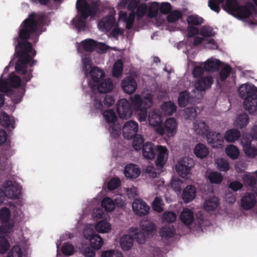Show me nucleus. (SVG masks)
<instances>
[{
	"instance_id": "55",
	"label": "nucleus",
	"mask_w": 257,
	"mask_h": 257,
	"mask_svg": "<svg viewBox=\"0 0 257 257\" xmlns=\"http://www.w3.org/2000/svg\"><path fill=\"white\" fill-rule=\"evenodd\" d=\"M101 206L106 211H111L115 208V203L109 197L104 198L101 201Z\"/></svg>"
},
{
	"instance_id": "10",
	"label": "nucleus",
	"mask_w": 257,
	"mask_h": 257,
	"mask_svg": "<svg viewBox=\"0 0 257 257\" xmlns=\"http://www.w3.org/2000/svg\"><path fill=\"white\" fill-rule=\"evenodd\" d=\"M213 82L211 76H207L199 79L195 83V90L192 91V96L199 98L201 96V92L211 87Z\"/></svg>"
},
{
	"instance_id": "14",
	"label": "nucleus",
	"mask_w": 257,
	"mask_h": 257,
	"mask_svg": "<svg viewBox=\"0 0 257 257\" xmlns=\"http://www.w3.org/2000/svg\"><path fill=\"white\" fill-rule=\"evenodd\" d=\"M248 135H244L241 141L243 151L246 156L253 158L257 156V149L251 146V139L247 137Z\"/></svg>"
},
{
	"instance_id": "9",
	"label": "nucleus",
	"mask_w": 257,
	"mask_h": 257,
	"mask_svg": "<svg viewBox=\"0 0 257 257\" xmlns=\"http://www.w3.org/2000/svg\"><path fill=\"white\" fill-rule=\"evenodd\" d=\"M194 166L193 159L188 157L180 158L177 164L175 169L179 175L182 178H187L190 173L191 169Z\"/></svg>"
},
{
	"instance_id": "62",
	"label": "nucleus",
	"mask_w": 257,
	"mask_h": 257,
	"mask_svg": "<svg viewBox=\"0 0 257 257\" xmlns=\"http://www.w3.org/2000/svg\"><path fill=\"white\" fill-rule=\"evenodd\" d=\"M9 240L4 237H0V253H5L10 248Z\"/></svg>"
},
{
	"instance_id": "45",
	"label": "nucleus",
	"mask_w": 257,
	"mask_h": 257,
	"mask_svg": "<svg viewBox=\"0 0 257 257\" xmlns=\"http://www.w3.org/2000/svg\"><path fill=\"white\" fill-rule=\"evenodd\" d=\"M88 240L90 246L95 250L100 249L103 244V240L102 238L97 233L93 234Z\"/></svg>"
},
{
	"instance_id": "46",
	"label": "nucleus",
	"mask_w": 257,
	"mask_h": 257,
	"mask_svg": "<svg viewBox=\"0 0 257 257\" xmlns=\"http://www.w3.org/2000/svg\"><path fill=\"white\" fill-rule=\"evenodd\" d=\"M0 225V237H4L10 233L14 227V223L13 221L1 222Z\"/></svg>"
},
{
	"instance_id": "32",
	"label": "nucleus",
	"mask_w": 257,
	"mask_h": 257,
	"mask_svg": "<svg viewBox=\"0 0 257 257\" xmlns=\"http://www.w3.org/2000/svg\"><path fill=\"white\" fill-rule=\"evenodd\" d=\"M136 13L133 11L127 16L125 12L121 11L119 13L118 21H122L126 23L125 27L127 29H131L134 24Z\"/></svg>"
},
{
	"instance_id": "43",
	"label": "nucleus",
	"mask_w": 257,
	"mask_h": 257,
	"mask_svg": "<svg viewBox=\"0 0 257 257\" xmlns=\"http://www.w3.org/2000/svg\"><path fill=\"white\" fill-rule=\"evenodd\" d=\"M194 153L197 158L202 159L207 156L209 150L205 145L199 143L195 146Z\"/></svg>"
},
{
	"instance_id": "36",
	"label": "nucleus",
	"mask_w": 257,
	"mask_h": 257,
	"mask_svg": "<svg viewBox=\"0 0 257 257\" xmlns=\"http://www.w3.org/2000/svg\"><path fill=\"white\" fill-rule=\"evenodd\" d=\"M219 201L217 197L211 195L207 197L204 201V208L207 211H212L217 208Z\"/></svg>"
},
{
	"instance_id": "23",
	"label": "nucleus",
	"mask_w": 257,
	"mask_h": 257,
	"mask_svg": "<svg viewBox=\"0 0 257 257\" xmlns=\"http://www.w3.org/2000/svg\"><path fill=\"white\" fill-rule=\"evenodd\" d=\"M157 158L156 161L158 167L162 168L166 163L168 158V150L164 146H158L156 149Z\"/></svg>"
},
{
	"instance_id": "22",
	"label": "nucleus",
	"mask_w": 257,
	"mask_h": 257,
	"mask_svg": "<svg viewBox=\"0 0 257 257\" xmlns=\"http://www.w3.org/2000/svg\"><path fill=\"white\" fill-rule=\"evenodd\" d=\"M177 127L178 123L174 118H168L166 119L164 124V134L166 133L169 137H173L177 133Z\"/></svg>"
},
{
	"instance_id": "35",
	"label": "nucleus",
	"mask_w": 257,
	"mask_h": 257,
	"mask_svg": "<svg viewBox=\"0 0 257 257\" xmlns=\"http://www.w3.org/2000/svg\"><path fill=\"white\" fill-rule=\"evenodd\" d=\"M249 123V116L245 112L238 114L234 120V126L242 129L246 126Z\"/></svg>"
},
{
	"instance_id": "15",
	"label": "nucleus",
	"mask_w": 257,
	"mask_h": 257,
	"mask_svg": "<svg viewBox=\"0 0 257 257\" xmlns=\"http://www.w3.org/2000/svg\"><path fill=\"white\" fill-rule=\"evenodd\" d=\"M256 196L251 193H245L240 200V206L243 210H251L256 205Z\"/></svg>"
},
{
	"instance_id": "59",
	"label": "nucleus",
	"mask_w": 257,
	"mask_h": 257,
	"mask_svg": "<svg viewBox=\"0 0 257 257\" xmlns=\"http://www.w3.org/2000/svg\"><path fill=\"white\" fill-rule=\"evenodd\" d=\"M164 203L161 198L156 197L152 203V208L154 210L158 212H161L163 211Z\"/></svg>"
},
{
	"instance_id": "11",
	"label": "nucleus",
	"mask_w": 257,
	"mask_h": 257,
	"mask_svg": "<svg viewBox=\"0 0 257 257\" xmlns=\"http://www.w3.org/2000/svg\"><path fill=\"white\" fill-rule=\"evenodd\" d=\"M148 120L150 125L155 128L158 134L161 136L164 135V130L162 125L161 115L158 110L155 109L151 110L148 114Z\"/></svg>"
},
{
	"instance_id": "64",
	"label": "nucleus",
	"mask_w": 257,
	"mask_h": 257,
	"mask_svg": "<svg viewBox=\"0 0 257 257\" xmlns=\"http://www.w3.org/2000/svg\"><path fill=\"white\" fill-rule=\"evenodd\" d=\"M22 252L19 246H14L9 251L7 257H21Z\"/></svg>"
},
{
	"instance_id": "24",
	"label": "nucleus",
	"mask_w": 257,
	"mask_h": 257,
	"mask_svg": "<svg viewBox=\"0 0 257 257\" xmlns=\"http://www.w3.org/2000/svg\"><path fill=\"white\" fill-rule=\"evenodd\" d=\"M245 109L251 115L257 114V93L244 100Z\"/></svg>"
},
{
	"instance_id": "37",
	"label": "nucleus",
	"mask_w": 257,
	"mask_h": 257,
	"mask_svg": "<svg viewBox=\"0 0 257 257\" xmlns=\"http://www.w3.org/2000/svg\"><path fill=\"white\" fill-rule=\"evenodd\" d=\"M196 189L193 186H187L185 188L182 193V199L185 203L192 201L196 196Z\"/></svg>"
},
{
	"instance_id": "52",
	"label": "nucleus",
	"mask_w": 257,
	"mask_h": 257,
	"mask_svg": "<svg viewBox=\"0 0 257 257\" xmlns=\"http://www.w3.org/2000/svg\"><path fill=\"white\" fill-rule=\"evenodd\" d=\"M192 64L194 66L193 70V75L195 77H200L204 73L205 69L204 67V63H194L191 62L189 65Z\"/></svg>"
},
{
	"instance_id": "58",
	"label": "nucleus",
	"mask_w": 257,
	"mask_h": 257,
	"mask_svg": "<svg viewBox=\"0 0 257 257\" xmlns=\"http://www.w3.org/2000/svg\"><path fill=\"white\" fill-rule=\"evenodd\" d=\"M144 142V140L141 135H136L133 139V142L132 143V146L134 149L136 151L140 150L143 146V144Z\"/></svg>"
},
{
	"instance_id": "60",
	"label": "nucleus",
	"mask_w": 257,
	"mask_h": 257,
	"mask_svg": "<svg viewBox=\"0 0 257 257\" xmlns=\"http://www.w3.org/2000/svg\"><path fill=\"white\" fill-rule=\"evenodd\" d=\"M176 218L177 215L173 211H166L162 215V220L163 222L172 223L174 222Z\"/></svg>"
},
{
	"instance_id": "3",
	"label": "nucleus",
	"mask_w": 257,
	"mask_h": 257,
	"mask_svg": "<svg viewBox=\"0 0 257 257\" xmlns=\"http://www.w3.org/2000/svg\"><path fill=\"white\" fill-rule=\"evenodd\" d=\"M153 94L147 91L143 93V97L139 94H135L130 97L131 105L135 110L140 111L138 118L140 121H145L147 118V110L153 105Z\"/></svg>"
},
{
	"instance_id": "34",
	"label": "nucleus",
	"mask_w": 257,
	"mask_h": 257,
	"mask_svg": "<svg viewBox=\"0 0 257 257\" xmlns=\"http://www.w3.org/2000/svg\"><path fill=\"white\" fill-rule=\"evenodd\" d=\"M156 150L155 146L152 143L147 142L142 148V155L147 159H153L155 157Z\"/></svg>"
},
{
	"instance_id": "38",
	"label": "nucleus",
	"mask_w": 257,
	"mask_h": 257,
	"mask_svg": "<svg viewBox=\"0 0 257 257\" xmlns=\"http://www.w3.org/2000/svg\"><path fill=\"white\" fill-rule=\"evenodd\" d=\"M220 63L219 60L211 58L204 62V67L206 71L214 72L219 69Z\"/></svg>"
},
{
	"instance_id": "48",
	"label": "nucleus",
	"mask_w": 257,
	"mask_h": 257,
	"mask_svg": "<svg viewBox=\"0 0 257 257\" xmlns=\"http://www.w3.org/2000/svg\"><path fill=\"white\" fill-rule=\"evenodd\" d=\"M227 156L232 160H235L239 156L240 152L238 148L233 145H228L225 150Z\"/></svg>"
},
{
	"instance_id": "31",
	"label": "nucleus",
	"mask_w": 257,
	"mask_h": 257,
	"mask_svg": "<svg viewBox=\"0 0 257 257\" xmlns=\"http://www.w3.org/2000/svg\"><path fill=\"white\" fill-rule=\"evenodd\" d=\"M96 42L91 39H87L82 41L80 44H77V50L81 53L84 50L86 51H92L96 47Z\"/></svg>"
},
{
	"instance_id": "61",
	"label": "nucleus",
	"mask_w": 257,
	"mask_h": 257,
	"mask_svg": "<svg viewBox=\"0 0 257 257\" xmlns=\"http://www.w3.org/2000/svg\"><path fill=\"white\" fill-rule=\"evenodd\" d=\"M203 20L197 15H190L187 18V22L189 25H198L203 23Z\"/></svg>"
},
{
	"instance_id": "21",
	"label": "nucleus",
	"mask_w": 257,
	"mask_h": 257,
	"mask_svg": "<svg viewBox=\"0 0 257 257\" xmlns=\"http://www.w3.org/2000/svg\"><path fill=\"white\" fill-rule=\"evenodd\" d=\"M239 96L244 99L251 97L257 93L255 87L250 84L244 83L241 84L238 89Z\"/></svg>"
},
{
	"instance_id": "29",
	"label": "nucleus",
	"mask_w": 257,
	"mask_h": 257,
	"mask_svg": "<svg viewBox=\"0 0 257 257\" xmlns=\"http://www.w3.org/2000/svg\"><path fill=\"white\" fill-rule=\"evenodd\" d=\"M179 218L185 225L189 226L191 225L195 220L194 213L190 209L183 208L180 213Z\"/></svg>"
},
{
	"instance_id": "16",
	"label": "nucleus",
	"mask_w": 257,
	"mask_h": 257,
	"mask_svg": "<svg viewBox=\"0 0 257 257\" xmlns=\"http://www.w3.org/2000/svg\"><path fill=\"white\" fill-rule=\"evenodd\" d=\"M115 11L113 9L111 14L104 17L98 24V29L102 32L108 31L114 26L115 20L114 18Z\"/></svg>"
},
{
	"instance_id": "41",
	"label": "nucleus",
	"mask_w": 257,
	"mask_h": 257,
	"mask_svg": "<svg viewBox=\"0 0 257 257\" xmlns=\"http://www.w3.org/2000/svg\"><path fill=\"white\" fill-rule=\"evenodd\" d=\"M162 112L165 115H171L176 111L177 107L172 101H166L161 106Z\"/></svg>"
},
{
	"instance_id": "25",
	"label": "nucleus",
	"mask_w": 257,
	"mask_h": 257,
	"mask_svg": "<svg viewBox=\"0 0 257 257\" xmlns=\"http://www.w3.org/2000/svg\"><path fill=\"white\" fill-rule=\"evenodd\" d=\"M193 128L196 134L206 138L207 135L211 132L208 125L205 121L201 120H195L193 123Z\"/></svg>"
},
{
	"instance_id": "42",
	"label": "nucleus",
	"mask_w": 257,
	"mask_h": 257,
	"mask_svg": "<svg viewBox=\"0 0 257 257\" xmlns=\"http://www.w3.org/2000/svg\"><path fill=\"white\" fill-rule=\"evenodd\" d=\"M129 232L131 233L133 236H135L136 241L139 244H143L146 241V236H148L144 231L137 228H131Z\"/></svg>"
},
{
	"instance_id": "12",
	"label": "nucleus",
	"mask_w": 257,
	"mask_h": 257,
	"mask_svg": "<svg viewBox=\"0 0 257 257\" xmlns=\"http://www.w3.org/2000/svg\"><path fill=\"white\" fill-rule=\"evenodd\" d=\"M199 34L206 40V43H204V47L206 48L216 49L218 48V45L215 40L212 38L215 34L213 29L207 26L201 28Z\"/></svg>"
},
{
	"instance_id": "33",
	"label": "nucleus",
	"mask_w": 257,
	"mask_h": 257,
	"mask_svg": "<svg viewBox=\"0 0 257 257\" xmlns=\"http://www.w3.org/2000/svg\"><path fill=\"white\" fill-rule=\"evenodd\" d=\"M140 170L137 165L130 164L127 165L124 169L125 176L131 179L137 178L140 174Z\"/></svg>"
},
{
	"instance_id": "6",
	"label": "nucleus",
	"mask_w": 257,
	"mask_h": 257,
	"mask_svg": "<svg viewBox=\"0 0 257 257\" xmlns=\"http://www.w3.org/2000/svg\"><path fill=\"white\" fill-rule=\"evenodd\" d=\"M3 75L0 78V92H5L9 95L12 87H18L21 84V79L14 73H12L7 80H4Z\"/></svg>"
},
{
	"instance_id": "28",
	"label": "nucleus",
	"mask_w": 257,
	"mask_h": 257,
	"mask_svg": "<svg viewBox=\"0 0 257 257\" xmlns=\"http://www.w3.org/2000/svg\"><path fill=\"white\" fill-rule=\"evenodd\" d=\"M114 85L112 80L107 78L99 82L97 86L91 90L92 91L97 90L100 93H107L112 91Z\"/></svg>"
},
{
	"instance_id": "50",
	"label": "nucleus",
	"mask_w": 257,
	"mask_h": 257,
	"mask_svg": "<svg viewBox=\"0 0 257 257\" xmlns=\"http://www.w3.org/2000/svg\"><path fill=\"white\" fill-rule=\"evenodd\" d=\"M190 97L189 93L184 91L180 93L178 98L179 105L181 107H185L189 103Z\"/></svg>"
},
{
	"instance_id": "5",
	"label": "nucleus",
	"mask_w": 257,
	"mask_h": 257,
	"mask_svg": "<svg viewBox=\"0 0 257 257\" xmlns=\"http://www.w3.org/2000/svg\"><path fill=\"white\" fill-rule=\"evenodd\" d=\"M103 116L108 125L109 132L113 138H117L120 134L121 125L116 123L117 116L114 111L109 109L103 113Z\"/></svg>"
},
{
	"instance_id": "40",
	"label": "nucleus",
	"mask_w": 257,
	"mask_h": 257,
	"mask_svg": "<svg viewBox=\"0 0 257 257\" xmlns=\"http://www.w3.org/2000/svg\"><path fill=\"white\" fill-rule=\"evenodd\" d=\"M0 123L10 130H13L15 127L14 118H11L5 112H2L0 114Z\"/></svg>"
},
{
	"instance_id": "44",
	"label": "nucleus",
	"mask_w": 257,
	"mask_h": 257,
	"mask_svg": "<svg viewBox=\"0 0 257 257\" xmlns=\"http://www.w3.org/2000/svg\"><path fill=\"white\" fill-rule=\"evenodd\" d=\"M140 227L141 230L148 235L152 234L156 228L154 223L148 220H143L140 222Z\"/></svg>"
},
{
	"instance_id": "13",
	"label": "nucleus",
	"mask_w": 257,
	"mask_h": 257,
	"mask_svg": "<svg viewBox=\"0 0 257 257\" xmlns=\"http://www.w3.org/2000/svg\"><path fill=\"white\" fill-rule=\"evenodd\" d=\"M117 110L119 117L122 119L131 117L132 110L129 101L124 98L120 99L117 102Z\"/></svg>"
},
{
	"instance_id": "39",
	"label": "nucleus",
	"mask_w": 257,
	"mask_h": 257,
	"mask_svg": "<svg viewBox=\"0 0 257 257\" xmlns=\"http://www.w3.org/2000/svg\"><path fill=\"white\" fill-rule=\"evenodd\" d=\"M240 137V132L237 128L227 130L224 134V138L228 143H234Z\"/></svg>"
},
{
	"instance_id": "18",
	"label": "nucleus",
	"mask_w": 257,
	"mask_h": 257,
	"mask_svg": "<svg viewBox=\"0 0 257 257\" xmlns=\"http://www.w3.org/2000/svg\"><path fill=\"white\" fill-rule=\"evenodd\" d=\"M132 208L135 214L138 216L147 215L150 210V207L142 199H135L132 204Z\"/></svg>"
},
{
	"instance_id": "2",
	"label": "nucleus",
	"mask_w": 257,
	"mask_h": 257,
	"mask_svg": "<svg viewBox=\"0 0 257 257\" xmlns=\"http://www.w3.org/2000/svg\"><path fill=\"white\" fill-rule=\"evenodd\" d=\"M76 6L80 16H76L73 19L72 22L76 28L80 31L85 26L84 20L89 16H94L98 8L97 5L90 0H77Z\"/></svg>"
},
{
	"instance_id": "30",
	"label": "nucleus",
	"mask_w": 257,
	"mask_h": 257,
	"mask_svg": "<svg viewBox=\"0 0 257 257\" xmlns=\"http://www.w3.org/2000/svg\"><path fill=\"white\" fill-rule=\"evenodd\" d=\"M95 231L100 234L108 233L111 230V224L106 219H102L97 221L94 225Z\"/></svg>"
},
{
	"instance_id": "4",
	"label": "nucleus",
	"mask_w": 257,
	"mask_h": 257,
	"mask_svg": "<svg viewBox=\"0 0 257 257\" xmlns=\"http://www.w3.org/2000/svg\"><path fill=\"white\" fill-rule=\"evenodd\" d=\"M224 0H209L208 6L215 12L218 13L220 10L219 4L223 3ZM225 9L234 17L240 19L246 18L249 16V10L244 7H239L235 0H226Z\"/></svg>"
},
{
	"instance_id": "27",
	"label": "nucleus",
	"mask_w": 257,
	"mask_h": 257,
	"mask_svg": "<svg viewBox=\"0 0 257 257\" xmlns=\"http://www.w3.org/2000/svg\"><path fill=\"white\" fill-rule=\"evenodd\" d=\"M11 211L14 213V217L16 218L21 212L19 209H15L12 206L11 209L7 207H4L0 209V221L1 222H8L11 216Z\"/></svg>"
},
{
	"instance_id": "54",
	"label": "nucleus",
	"mask_w": 257,
	"mask_h": 257,
	"mask_svg": "<svg viewBox=\"0 0 257 257\" xmlns=\"http://www.w3.org/2000/svg\"><path fill=\"white\" fill-rule=\"evenodd\" d=\"M217 168L220 171L227 172L229 169L228 162L223 158H218L215 160Z\"/></svg>"
},
{
	"instance_id": "57",
	"label": "nucleus",
	"mask_w": 257,
	"mask_h": 257,
	"mask_svg": "<svg viewBox=\"0 0 257 257\" xmlns=\"http://www.w3.org/2000/svg\"><path fill=\"white\" fill-rule=\"evenodd\" d=\"M100 257H123V256L121 251L111 249L102 251Z\"/></svg>"
},
{
	"instance_id": "56",
	"label": "nucleus",
	"mask_w": 257,
	"mask_h": 257,
	"mask_svg": "<svg viewBox=\"0 0 257 257\" xmlns=\"http://www.w3.org/2000/svg\"><path fill=\"white\" fill-rule=\"evenodd\" d=\"M252 173L245 172L242 176L244 183L250 186H253L256 183V179L252 175Z\"/></svg>"
},
{
	"instance_id": "19",
	"label": "nucleus",
	"mask_w": 257,
	"mask_h": 257,
	"mask_svg": "<svg viewBox=\"0 0 257 257\" xmlns=\"http://www.w3.org/2000/svg\"><path fill=\"white\" fill-rule=\"evenodd\" d=\"M139 129V125L137 122L134 120H129L126 122L122 128L123 137L130 139L135 136Z\"/></svg>"
},
{
	"instance_id": "53",
	"label": "nucleus",
	"mask_w": 257,
	"mask_h": 257,
	"mask_svg": "<svg viewBox=\"0 0 257 257\" xmlns=\"http://www.w3.org/2000/svg\"><path fill=\"white\" fill-rule=\"evenodd\" d=\"M82 69L85 74H86L89 71L90 69H91V60L90 55L88 54L84 55L81 56Z\"/></svg>"
},
{
	"instance_id": "51",
	"label": "nucleus",
	"mask_w": 257,
	"mask_h": 257,
	"mask_svg": "<svg viewBox=\"0 0 257 257\" xmlns=\"http://www.w3.org/2000/svg\"><path fill=\"white\" fill-rule=\"evenodd\" d=\"M207 178L211 183L219 184L223 180V176L219 172H211L208 173Z\"/></svg>"
},
{
	"instance_id": "7",
	"label": "nucleus",
	"mask_w": 257,
	"mask_h": 257,
	"mask_svg": "<svg viewBox=\"0 0 257 257\" xmlns=\"http://www.w3.org/2000/svg\"><path fill=\"white\" fill-rule=\"evenodd\" d=\"M85 75L87 78L88 85L91 89L96 87L105 76L104 71L96 66L91 68L90 71Z\"/></svg>"
},
{
	"instance_id": "26",
	"label": "nucleus",
	"mask_w": 257,
	"mask_h": 257,
	"mask_svg": "<svg viewBox=\"0 0 257 257\" xmlns=\"http://www.w3.org/2000/svg\"><path fill=\"white\" fill-rule=\"evenodd\" d=\"M119 243L120 248L124 251L130 249L134 244V238L131 233L128 231L127 233L123 234L120 237Z\"/></svg>"
},
{
	"instance_id": "49",
	"label": "nucleus",
	"mask_w": 257,
	"mask_h": 257,
	"mask_svg": "<svg viewBox=\"0 0 257 257\" xmlns=\"http://www.w3.org/2000/svg\"><path fill=\"white\" fill-rule=\"evenodd\" d=\"M123 65V62L120 59H118L114 62L112 70V75L113 77L118 78L121 75Z\"/></svg>"
},
{
	"instance_id": "47",
	"label": "nucleus",
	"mask_w": 257,
	"mask_h": 257,
	"mask_svg": "<svg viewBox=\"0 0 257 257\" xmlns=\"http://www.w3.org/2000/svg\"><path fill=\"white\" fill-rule=\"evenodd\" d=\"M160 235L164 238L172 237L175 233V229L173 225H166L160 230Z\"/></svg>"
},
{
	"instance_id": "63",
	"label": "nucleus",
	"mask_w": 257,
	"mask_h": 257,
	"mask_svg": "<svg viewBox=\"0 0 257 257\" xmlns=\"http://www.w3.org/2000/svg\"><path fill=\"white\" fill-rule=\"evenodd\" d=\"M182 16V14L178 11H174L167 16V20L169 23H174Z\"/></svg>"
},
{
	"instance_id": "8",
	"label": "nucleus",
	"mask_w": 257,
	"mask_h": 257,
	"mask_svg": "<svg viewBox=\"0 0 257 257\" xmlns=\"http://www.w3.org/2000/svg\"><path fill=\"white\" fill-rule=\"evenodd\" d=\"M21 190V186L17 182L7 180L3 184L1 193L3 196L4 194L9 198L16 199L20 196Z\"/></svg>"
},
{
	"instance_id": "20",
	"label": "nucleus",
	"mask_w": 257,
	"mask_h": 257,
	"mask_svg": "<svg viewBox=\"0 0 257 257\" xmlns=\"http://www.w3.org/2000/svg\"><path fill=\"white\" fill-rule=\"evenodd\" d=\"M206 138L208 144L212 148L218 149L223 147V138L219 133L211 132Z\"/></svg>"
},
{
	"instance_id": "1",
	"label": "nucleus",
	"mask_w": 257,
	"mask_h": 257,
	"mask_svg": "<svg viewBox=\"0 0 257 257\" xmlns=\"http://www.w3.org/2000/svg\"><path fill=\"white\" fill-rule=\"evenodd\" d=\"M44 15L43 14L30 15L20 27L19 37L22 40L16 46L15 50L18 60L16 64V71L24 75L23 79L26 81L30 80L32 70L31 67L32 58L36 55V52L32 48L31 44L26 40H33L35 43L43 30L41 29L43 24Z\"/></svg>"
},
{
	"instance_id": "17",
	"label": "nucleus",
	"mask_w": 257,
	"mask_h": 257,
	"mask_svg": "<svg viewBox=\"0 0 257 257\" xmlns=\"http://www.w3.org/2000/svg\"><path fill=\"white\" fill-rule=\"evenodd\" d=\"M121 87L124 93L131 94L136 91L138 84L133 77L127 76L121 80Z\"/></svg>"
}]
</instances>
